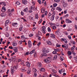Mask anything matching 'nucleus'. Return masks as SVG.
<instances>
[{
  "label": "nucleus",
  "mask_w": 77,
  "mask_h": 77,
  "mask_svg": "<svg viewBox=\"0 0 77 77\" xmlns=\"http://www.w3.org/2000/svg\"><path fill=\"white\" fill-rule=\"evenodd\" d=\"M62 2L63 3V6L64 8L66 7V3L65 2V0L62 1Z\"/></svg>",
  "instance_id": "20e7f679"
},
{
  "label": "nucleus",
  "mask_w": 77,
  "mask_h": 77,
  "mask_svg": "<svg viewBox=\"0 0 77 77\" xmlns=\"http://www.w3.org/2000/svg\"><path fill=\"white\" fill-rule=\"evenodd\" d=\"M48 32H50V31H51V29H50V27H49L48 28Z\"/></svg>",
  "instance_id": "bf43d9fd"
},
{
  "label": "nucleus",
  "mask_w": 77,
  "mask_h": 77,
  "mask_svg": "<svg viewBox=\"0 0 77 77\" xmlns=\"http://www.w3.org/2000/svg\"><path fill=\"white\" fill-rule=\"evenodd\" d=\"M31 8V9H32V10H33V11H35V10H36V8H35V6H31L30 7Z\"/></svg>",
  "instance_id": "9b49d317"
},
{
  "label": "nucleus",
  "mask_w": 77,
  "mask_h": 77,
  "mask_svg": "<svg viewBox=\"0 0 77 77\" xmlns=\"http://www.w3.org/2000/svg\"><path fill=\"white\" fill-rule=\"evenodd\" d=\"M42 52L43 53H48L49 52V50H48V49L43 48H42Z\"/></svg>",
  "instance_id": "f03ea898"
},
{
  "label": "nucleus",
  "mask_w": 77,
  "mask_h": 77,
  "mask_svg": "<svg viewBox=\"0 0 77 77\" xmlns=\"http://www.w3.org/2000/svg\"><path fill=\"white\" fill-rule=\"evenodd\" d=\"M54 1L56 3H59L60 2V0H54Z\"/></svg>",
  "instance_id": "de8ad7c7"
},
{
  "label": "nucleus",
  "mask_w": 77,
  "mask_h": 77,
  "mask_svg": "<svg viewBox=\"0 0 77 77\" xmlns=\"http://www.w3.org/2000/svg\"><path fill=\"white\" fill-rule=\"evenodd\" d=\"M66 23H72L71 21L68 19H66Z\"/></svg>",
  "instance_id": "6e6552de"
},
{
  "label": "nucleus",
  "mask_w": 77,
  "mask_h": 77,
  "mask_svg": "<svg viewBox=\"0 0 77 77\" xmlns=\"http://www.w3.org/2000/svg\"><path fill=\"white\" fill-rule=\"evenodd\" d=\"M27 55H29V52H26V54H25V56H27Z\"/></svg>",
  "instance_id": "3c124183"
},
{
  "label": "nucleus",
  "mask_w": 77,
  "mask_h": 77,
  "mask_svg": "<svg viewBox=\"0 0 77 77\" xmlns=\"http://www.w3.org/2000/svg\"><path fill=\"white\" fill-rule=\"evenodd\" d=\"M23 42V40H20L19 41V44H20V45H21V44H22Z\"/></svg>",
  "instance_id": "72a5a7b5"
},
{
  "label": "nucleus",
  "mask_w": 77,
  "mask_h": 77,
  "mask_svg": "<svg viewBox=\"0 0 77 77\" xmlns=\"http://www.w3.org/2000/svg\"><path fill=\"white\" fill-rule=\"evenodd\" d=\"M47 14H48V12H47V11H46L45 12V16L47 15Z\"/></svg>",
  "instance_id": "49530a36"
},
{
  "label": "nucleus",
  "mask_w": 77,
  "mask_h": 77,
  "mask_svg": "<svg viewBox=\"0 0 77 77\" xmlns=\"http://www.w3.org/2000/svg\"><path fill=\"white\" fill-rule=\"evenodd\" d=\"M50 36L52 38H56V36H55V35H54L53 34H51L50 35Z\"/></svg>",
  "instance_id": "f8f14e48"
},
{
  "label": "nucleus",
  "mask_w": 77,
  "mask_h": 77,
  "mask_svg": "<svg viewBox=\"0 0 77 77\" xmlns=\"http://www.w3.org/2000/svg\"><path fill=\"white\" fill-rule=\"evenodd\" d=\"M42 19H41L39 22H38V23L39 24H41V23H42Z\"/></svg>",
  "instance_id": "e2e57ef3"
},
{
  "label": "nucleus",
  "mask_w": 77,
  "mask_h": 77,
  "mask_svg": "<svg viewBox=\"0 0 77 77\" xmlns=\"http://www.w3.org/2000/svg\"><path fill=\"white\" fill-rule=\"evenodd\" d=\"M55 10V7H53L51 9V11H52V12H53Z\"/></svg>",
  "instance_id": "e433bc0d"
},
{
  "label": "nucleus",
  "mask_w": 77,
  "mask_h": 77,
  "mask_svg": "<svg viewBox=\"0 0 77 77\" xmlns=\"http://www.w3.org/2000/svg\"><path fill=\"white\" fill-rule=\"evenodd\" d=\"M50 59L51 57H48L44 60V62L45 63H49L50 62Z\"/></svg>",
  "instance_id": "f257e3e1"
},
{
  "label": "nucleus",
  "mask_w": 77,
  "mask_h": 77,
  "mask_svg": "<svg viewBox=\"0 0 77 77\" xmlns=\"http://www.w3.org/2000/svg\"><path fill=\"white\" fill-rule=\"evenodd\" d=\"M45 8H42V10H41V12L42 13V14H43L44 13V12L45 11Z\"/></svg>",
  "instance_id": "5701e85b"
},
{
  "label": "nucleus",
  "mask_w": 77,
  "mask_h": 77,
  "mask_svg": "<svg viewBox=\"0 0 77 77\" xmlns=\"http://www.w3.org/2000/svg\"><path fill=\"white\" fill-rule=\"evenodd\" d=\"M47 43L48 45H52V44L50 41H47Z\"/></svg>",
  "instance_id": "ddd939ff"
},
{
  "label": "nucleus",
  "mask_w": 77,
  "mask_h": 77,
  "mask_svg": "<svg viewBox=\"0 0 77 77\" xmlns=\"http://www.w3.org/2000/svg\"><path fill=\"white\" fill-rule=\"evenodd\" d=\"M21 39L23 40L24 39H26V37L24 35H22L21 36Z\"/></svg>",
  "instance_id": "cd10ccee"
},
{
  "label": "nucleus",
  "mask_w": 77,
  "mask_h": 77,
  "mask_svg": "<svg viewBox=\"0 0 77 77\" xmlns=\"http://www.w3.org/2000/svg\"><path fill=\"white\" fill-rule=\"evenodd\" d=\"M52 28L53 30H56V28H57V27L56 26H52Z\"/></svg>",
  "instance_id": "4c0bfd02"
},
{
  "label": "nucleus",
  "mask_w": 77,
  "mask_h": 77,
  "mask_svg": "<svg viewBox=\"0 0 77 77\" xmlns=\"http://www.w3.org/2000/svg\"><path fill=\"white\" fill-rule=\"evenodd\" d=\"M63 33L64 34H65V35H68V33L67 32H66V31H65L63 32Z\"/></svg>",
  "instance_id": "8fccbe9b"
},
{
  "label": "nucleus",
  "mask_w": 77,
  "mask_h": 77,
  "mask_svg": "<svg viewBox=\"0 0 77 77\" xmlns=\"http://www.w3.org/2000/svg\"><path fill=\"white\" fill-rule=\"evenodd\" d=\"M34 57H37V53L36 52L34 53Z\"/></svg>",
  "instance_id": "c9c22d12"
},
{
  "label": "nucleus",
  "mask_w": 77,
  "mask_h": 77,
  "mask_svg": "<svg viewBox=\"0 0 77 77\" xmlns=\"http://www.w3.org/2000/svg\"><path fill=\"white\" fill-rule=\"evenodd\" d=\"M22 3L23 4V5H26L27 3V0H22Z\"/></svg>",
  "instance_id": "1a4fd4ad"
},
{
  "label": "nucleus",
  "mask_w": 77,
  "mask_h": 77,
  "mask_svg": "<svg viewBox=\"0 0 77 77\" xmlns=\"http://www.w3.org/2000/svg\"><path fill=\"white\" fill-rule=\"evenodd\" d=\"M41 44V42H38V43L37 44V45L38 46H39V45H40Z\"/></svg>",
  "instance_id": "338daca9"
},
{
  "label": "nucleus",
  "mask_w": 77,
  "mask_h": 77,
  "mask_svg": "<svg viewBox=\"0 0 77 77\" xmlns=\"http://www.w3.org/2000/svg\"><path fill=\"white\" fill-rule=\"evenodd\" d=\"M65 48V50H66L68 48V44L66 43L64 45Z\"/></svg>",
  "instance_id": "aec40b11"
},
{
  "label": "nucleus",
  "mask_w": 77,
  "mask_h": 77,
  "mask_svg": "<svg viewBox=\"0 0 77 77\" xmlns=\"http://www.w3.org/2000/svg\"><path fill=\"white\" fill-rule=\"evenodd\" d=\"M69 17V14H66L65 16H64V18H67Z\"/></svg>",
  "instance_id": "c03bdc74"
},
{
  "label": "nucleus",
  "mask_w": 77,
  "mask_h": 77,
  "mask_svg": "<svg viewBox=\"0 0 77 77\" xmlns=\"http://www.w3.org/2000/svg\"><path fill=\"white\" fill-rule=\"evenodd\" d=\"M61 72H65V69H61Z\"/></svg>",
  "instance_id": "680f3d73"
},
{
  "label": "nucleus",
  "mask_w": 77,
  "mask_h": 77,
  "mask_svg": "<svg viewBox=\"0 0 77 77\" xmlns=\"http://www.w3.org/2000/svg\"><path fill=\"white\" fill-rule=\"evenodd\" d=\"M56 47H61V45H59L58 43H57L56 44Z\"/></svg>",
  "instance_id": "473e14b6"
},
{
  "label": "nucleus",
  "mask_w": 77,
  "mask_h": 77,
  "mask_svg": "<svg viewBox=\"0 0 77 77\" xmlns=\"http://www.w3.org/2000/svg\"><path fill=\"white\" fill-rule=\"evenodd\" d=\"M68 53L69 55H71V54L72 53L70 51H68Z\"/></svg>",
  "instance_id": "603ef678"
},
{
  "label": "nucleus",
  "mask_w": 77,
  "mask_h": 77,
  "mask_svg": "<svg viewBox=\"0 0 77 77\" xmlns=\"http://www.w3.org/2000/svg\"><path fill=\"white\" fill-rule=\"evenodd\" d=\"M22 72H24L26 71V70L25 69H22Z\"/></svg>",
  "instance_id": "69168bd1"
},
{
  "label": "nucleus",
  "mask_w": 77,
  "mask_h": 77,
  "mask_svg": "<svg viewBox=\"0 0 77 77\" xmlns=\"http://www.w3.org/2000/svg\"><path fill=\"white\" fill-rule=\"evenodd\" d=\"M35 49H33L32 50V51H31L30 53H29V54H30V55L32 54H33V53H35Z\"/></svg>",
  "instance_id": "f3484780"
},
{
  "label": "nucleus",
  "mask_w": 77,
  "mask_h": 77,
  "mask_svg": "<svg viewBox=\"0 0 77 77\" xmlns=\"http://www.w3.org/2000/svg\"><path fill=\"white\" fill-rule=\"evenodd\" d=\"M61 41L63 42H65V43H66H66L68 42V41H67V40H66V39L65 38H61Z\"/></svg>",
  "instance_id": "39448f33"
},
{
  "label": "nucleus",
  "mask_w": 77,
  "mask_h": 77,
  "mask_svg": "<svg viewBox=\"0 0 77 77\" xmlns=\"http://www.w3.org/2000/svg\"><path fill=\"white\" fill-rule=\"evenodd\" d=\"M52 71L54 73H56V71L54 70V69L52 70Z\"/></svg>",
  "instance_id": "09e8293b"
},
{
  "label": "nucleus",
  "mask_w": 77,
  "mask_h": 77,
  "mask_svg": "<svg viewBox=\"0 0 77 77\" xmlns=\"http://www.w3.org/2000/svg\"><path fill=\"white\" fill-rule=\"evenodd\" d=\"M46 36H50V33H47L46 34Z\"/></svg>",
  "instance_id": "0e129e2a"
},
{
  "label": "nucleus",
  "mask_w": 77,
  "mask_h": 77,
  "mask_svg": "<svg viewBox=\"0 0 77 77\" xmlns=\"http://www.w3.org/2000/svg\"><path fill=\"white\" fill-rule=\"evenodd\" d=\"M29 19L30 20L32 21V20H33V17H32L31 16H29Z\"/></svg>",
  "instance_id": "c85d7f7f"
},
{
  "label": "nucleus",
  "mask_w": 77,
  "mask_h": 77,
  "mask_svg": "<svg viewBox=\"0 0 77 77\" xmlns=\"http://www.w3.org/2000/svg\"><path fill=\"white\" fill-rule=\"evenodd\" d=\"M14 67L15 69H17V68H18V65H15Z\"/></svg>",
  "instance_id": "2f4dec72"
},
{
  "label": "nucleus",
  "mask_w": 77,
  "mask_h": 77,
  "mask_svg": "<svg viewBox=\"0 0 77 77\" xmlns=\"http://www.w3.org/2000/svg\"><path fill=\"white\" fill-rule=\"evenodd\" d=\"M27 74H30V73H31V69L30 68H29L28 69V70L27 72Z\"/></svg>",
  "instance_id": "dca6fc26"
},
{
  "label": "nucleus",
  "mask_w": 77,
  "mask_h": 77,
  "mask_svg": "<svg viewBox=\"0 0 77 77\" xmlns=\"http://www.w3.org/2000/svg\"><path fill=\"white\" fill-rule=\"evenodd\" d=\"M38 66H39V68H41V66H42V64H41V63H38Z\"/></svg>",
  "instance_id": "7c9ffc66"
},
{
  "label": "nucleus",
  "mask_w": 77,
  "mask_h": 77,
  "mask_svg": "<svg viewBox=\"0 0 77 77\" xmlns=\"http://www.w3.org/2000/svg\"><path fill=\"white\" fill-rule=\"evenodd\" d=\"M70 42H71V43H72V44L73 45H74L75 44V42L74 41H71Z\"/></svg>",
  "instance_id": "f704fd0d"
},
{
  "label": "nucleus",
  "mask_w": 77,
  "mask_h": 77,
  "mask_svg": "<svg viewBox=\"0 0 77 77\" xmlns=\"http://www.w3.org/2000/svg\"><path fill=\"white\" fill-rule=\"evenodd\" d=\"M57 56H59V54H57L54 56V60H56V59H57Z\"/></svg>",
  "instance_id": "a211bd4d"
},
{
  "label": "nucleus",
  "mask_w": 77,
  "mask_h": 77,
  "mask_svg": "<svg viewBox=\"0 0 77 77\" xmlns=\"http://www.w3.org/2000/svg\"><path fill=\"white\" fill-rule=\"evenodd\" d=\"M57 10H58L59 11H60V12H61V11H62V8H60V7H57L56 8Z\"/></svg>",
  "instance_id": "2eb2a0df"
},
{
  "label": "nucleus",
  "mask_w": 77,
  "mask_h": 77,
  "mask_svg": "<svg viewBox=\"0 0 77 77\" xmlns=\"http://www.w3.org/2000/svg\"><path fill=\"white\" fill-rule=\"evenodd\" d=\"M23 11L24 12H27L28 11V8H25L23 10Z\"/></svg>",
  "instance_id": "b1692460"
},
{
  "label": "nucleus",
  "mask_w": 77,
  "mask_h": 77,
  "mask_svg": "<svg viewBox=\"0 0 77 77\" xmlns=\"http://www.w3.org/2000/svg\"><path fill=\"white\" fill-rule=\"evenodd\" d=\"M46 29V28L45 26H43L42 27V32H43V33L44 34L45 33V32L46 31V30H45Z\"/></svg>",
  "instance_id": "7ed1b4c3"
},
{
  "label": "nucleus",
  "mask_w": 77,
  "mask_h": 77,
  "mask_svg": "<svg viewBox=\"0 0 77 77\" xmlns=\"http://www.w3.org/2000/svg\"><path fill=\"white\" fill-rule=\"evenodd\" d=\"M54 51H55L56 52H59L60 51V49L58 48L54 49Z\"/></svg>",
  "instance_id": "c756f323"
},
{
  "label": "nucleus",
  "mask_w": 77,
  "mask_h": 77,
  "mask_svg": "<svg viewBox=\"0 0 77 77\" xmlns=\"http://www.w3.org/2000/svg\"><path fill=\"white\" fill-rule=\"evenodd\" d=\"M14 51L15 52V53H17V52L18 51V49L16 47L14 48Z\"/></svg>",
  "instance_id": "bb28decb"
},
{
  "label": "nucleus",
  "mask_w": 77,
  "mask_h": 77,
  "mask_svg": "<svg viewBox=\"0 0 77 77\" xmlns=\"http://www.w3.org/2000/svg\"><path fill=\"white\" fill-rule=\"evenodd\" d=\"M53 54H56V53H57V52H56V51H53V53H52Z\"/></svg>",
  "instance_id": "052dcab7"
},
{
  "label": "nucleus",
  "mask_w": 77,
  "mask_h": 77,
  "mask_svg": "<svg viewBox=\"0 0 77 77\" xmlns=\"http://www.w3.org/2000/svg\"><path fill=\"white\" fill-rule=\"evenodd\" d=\"M68 37L69 39H71V36L70 35H69L68 36Z\"/></svg>",
  "instance_id": "5fc2aeb1"
},
{
  "label": "nucleus",
  "mask_w": 77,
  "mask_h": 77,
  "mask_svg": "<svg viewBox=\"0 0 77 77\" xmlns=\"http://www.w3.org/2000/svg\"><path fill=\"white\" fill-rule=\"evenodd\" d=\"M13 46H14V47H15V46H17V44L15 43V42H14L13 43Z\"/></svg>",
  "instance_id": "ea45409f"
},
{
  "label": "nucleus",
  "mask_w": 77,
  "mask_h": 77,
  "mask_svg": "<svg viewBox=\"0 0 77 77\" xmlns=\"http://www.w3.org/2000/svg\"><path fill=\"white\" fill-rule=\"evenodd\" d=\"M71 49L72 50V51L73 52H74V50H75V49H74V48H73V47H72V48H71Z\"/></svg>",
  "instance_id": "864d4df0"
},
{
  "label": "nucleus",
  "mask_w": 77,
  "mask_h": 77,
  "mask_svg": "<svg viewBox=\"0 0 77 77\" xmlns=\"http://www.w3.org/2000/svg\"><path fill=\"white\" fill-rule=\"evenodd\" d=\"M39 17L38 16V14H35V19H38V18Z\"/></svg>",
  "instance_id": "a19ab883"
},
{
  "label": "nucleus",
  "mask_w": 77,
  "mask_h": 77,
  "mask_svg": "<svg viewBox=\"0 0 77 77\" xmlns=\"http://www.w3.org/2000/svg\"><path fill=\"white\" fill-rule=\"evenodd\" d=\"M39 77H48V75H47V73H45L43 74L42 77V75H40Z\"/></svg>",
  "instance_id": "423d86ee"
},
{
  "label": "nucleus",
  "mask_w": 77,
  "mask_h": 77,
  "mask_svg": "<svg viewBox=\"0 0 77 77\" xmlns=\"http://www.w3.org/2000/svg\"><path fill=\"white\" fill-rule=\"evenodd\" d=\"M9 23V20H7L5 23V27H6L7 26H8V24Z\"/></svg>",
  "instance_id": "9d476101"
},
{
  "label": "nucleus",
  "mask_w": 77,
  "mask_h": 77,
  "mask_svg": "<svg viewBox=\"0 0 77 77\" xmlns=\"http://www.w3.org/2000/svg\"><path fill=\"white\" fill-rule=\"evenodd\" d=\"M26 65L27 66H28V67H30V63L29 62H27L26 63Z\"/></svg>",
  "instance_id": "412c9836"
},
{
  "label": "nucleus",
  "mask_w": 77,
  "mask_h": 77,
  "mask_svg": "<svg viewBox=\"0 0 77 77\" xmlns=\"http://www.w3.org/2000/svg\"><path fill=\"white\" fill-rule=\"evenodd\" d=\"M2 9L4 10V11H6V8H5L4 7H2Z\"/></svg>",
  "instance_id": "6e6d98bb"
},
{
  "label": "nucleus",
  "mask_w": 77,
  "mask_h": 77,
  "mask_svg": "<svg viewBox=\"0 0 77 77\" xmlns=\"http://www.w3.org/2000/svg\"><path fill=\"white\" fill-rule=\"evenodd\" d=\"M57 6V3H55L53 4V6L54 8L56 7Z\"/></svg>",
  "instance_id": "37998d69"
},
{
  "label": "nucleus",
  "mask_w": 77,
  "mask_h": 77,
  "mask_svg": "<svg viewBox=\"0 0 77 77\" xmlns=\"http://www.w3.org/2000/svg\"><path fill=\"white\" fill-rule=\"evenodd\" d=\"M54 17H55V16H54V15H53L52 17L51 18V21H53L54 20Z\"/></svg>",
  "instance_id": "a878e982"
},
{
  "label": "nucleus",
  "mask_w": 77,
  "mask_h": 77,
  "mask_svg": "<svg viewBox=\"0 0 77 77\" xmlns=\"http://www.w3.org/2000/svg\"><path fill=\"white\" fill-rule=\"evenodd\" d=\"M29 36L30 37H32V36H33V34L32 33H30L29 35Z\"/></svg>",
  "instance_id": "58836bf2"
},
{
  "label": "nucleus",
  "mask_w": 77,
  "mask_h": 77,
  "mask_svg": "<svg viewBox=\"0 0 77 77\" xmlns=\"http://www.w3.org/2000/svg\"><path fill=\"white\" fill-rule=\"evenodd\" d=\"M29 11L30 13H32V12H33V11L31 9L29 10Z\"/></svg>",
  "instance_id": "13d9d810"
},
{
  "label": "nucleus",
  "mask_w": 77,
  "mask_h": 77,
  "mask_svg": "<svg viewBox=\"0 0 77 77\" xmlns=\"http://www.w3.org/2000/svg\"><path fill=\"white\" fill-rule=\"evenodd\" d=\"M60 32H59V30H58V31H56V32H55V33L56 34H57V33H59Z\"/></svg>",
  "instance_id": "774afa93"
},
{
  "label": "nucleus",
  "mask_w": 77,
  "mask_h": 77,
  "mask_svg": "<svg viewBox=\"0 0 77 77\" xmlns=\"http://www.w3.org/2000/svg\"><path fill=\"white\" fill-rule=\"evenodd\" d=\"M1 17H3L6 16V13H5L3 12L1 14Z\"/></svg>",
  "instance_id": "6ab92c4d"
},
{
  "label": "nucleus",
  "mask_w": 77,
  "mask_h": 77,
  "mask_svg": "<svg viewBox=\"0 0 77 77\" xmlns=\"http://www.w3.org/2000/svg\"><path fill=\"white\" fill-rule=\"evenodd\" d=\"M46 53H43L42 54V56H47V54Z\"/></svg>",
  "instance_id": "79ce46f5"
},
{
  "label": "nucleus",
  "mask_w": 77,
  "mask_h": 77,
  "mask_svg": "<svg viewBox=\"0 0 77 77\" xmlns=\"http://www.w3.org/2000/svg\"><path fill=\"white\" fill-rule=\"evenodd\" d=\"M11 72L12 74H14V68H11Z\"/></svg>",
  "instance_id": "4be33fe9"
},
{
  "label": "nucleus",
  "mask_w": 77,
  "mask_h": 77,
  "mask_svg": "<svg viewBox=\"0 0 77 77\" xmlns=\"http://www.w3.org/2000/svg\"><path fill=\"white\" fill-rule=\"evenodd\" d=\"M16 4H17V5H20V3L18 1H17L16 2Z\"/></svg>",
  "instance_id": "a18cd8bd"
},
{
  "label": "nucleus",
  "mask_w": 77,
  "mask_h": 77,
  "mask_svg": "<svg viewBox=\"0 0 77 77\" xmlns=\"http://www.w3.org/2000/svg\"><path fill=\"white\" fill-rule=\"evenodd\" d=\"M38 2L40 5H41V0H38Z\"/></svg>",
  "instance_id": "4d7b16f0"
},
{
  "label": "nucleus",
  "mask_w": 77,
  "mask_h": 77,
  "mask_svg": "<svg viewBox=\"0 0 77 77\" xmlns=\"http://www.w3.org/2000/svg\"><path fill=\"white\" fill-rule=\"evenodd\" d=\"M28 47L29 48H30L32 47V42L31 41L29 40L28 42Z\"/></svg>",
  "instance_id": "0eeeda50"
},
{
  "label": "nucleus",
  "mask_w": 77,
  "mask_h": 77,
  "mask_svg": "<svg viewBox=\"0 0 77 77\" xmlns=\"http://www.w3.org/2000/svg\"><path fill=\"white\" fill-rule=\"evenodd\" d=\"M12 26H13L14 27H15L16 25H17L18 23H13L12 24Z\"/></svg>",
  "instance_id": "393cba45"
},
{
  "label": "nucleus",
  "mask_w": 77,
  "mask_h": 77,
  "mask_svg": "<svg viewBox=\"0 0 77 77\" xmlns=\"http://www.w3.org/2000/svg\"><path fill=\"white\" fill-rule=\"evenodd\" d=\"M45 71V68L42 67L41 68L40 70V72H44Z\"/></svg>",
  "instance_id": "4468645a"
}]
</instances>
